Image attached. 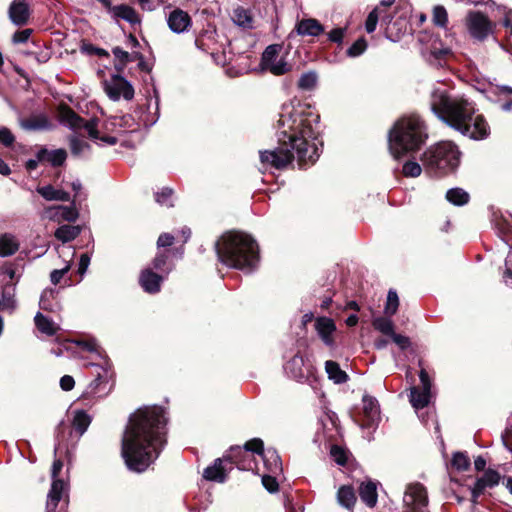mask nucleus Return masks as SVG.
I'll return each instance as SVG.
<instances>
[{"mask_svg": "<svg viewBox=\"0 0 512 512\" xmlns=\"http://www.w3.org/2000/svg\"><path fill=\"white\" fill-rule=\"evenodd\" d=\"M89 264L90 257L88 256V254H82L79 261L78 273L80 275H84L88 269Z\"/></svg>", "mask_w": 512, "mask_h": 512, "instance_id": "nucleus-64", "label": "nucleus"}, {"mask_svg": "<svg viewBox=\"0 0 512 512\" xmlns=\"http://www.w3.org/2000/svg\"><path fill=\"white\" fill-rule=\"evenodd\" d=\"M37 192L47 201H70V194L63 189L55 188L52 185H45L37 188Z\"/></svg>", "mask_w": 512, "mask_h": 512, "instance_id": "nucleus-27", "label": "nucleus"}, {"mask_svg": "<svg viewBox=\"0 0 512 512\" xmlns=\"http://www.w3.org/2000/svg\"><path fill=\"white\" fill-rule=\"evenodd\" d=\"M65 490V483L63 480H55L51 489L47 496L46 503V512H67L63 506H61L59 511H56V508L62 498L63 492Z\"/></svg>", "mask_w": 512, "mask_h": 512, "instance_id": "nucleus-22", "label": "nucleus"}, {"mask_svg": "<svg viewBox=\"0 0 512 512\" xmlns=\"http://www.w3.org/2000/svg\"><path fill=\"white\" fill-rule=\"evenodd\" d=\"M112 53L114 57L119 60L122 64H126L127 62L133 61L134 59H142V55L139 53H135L133 55L129 54L127 51L123 50L120 47H114L112 49Z\"/></svg>", "mask_w": 512, "mask_h": 512, "instance_id": "nucleus-49", "label": "nucleus"}, {"mask_svg": "<svg viewBox=\"0 0 512 512\" xmlns=\"http://www.w3.org/2000/svg\"><path fill=\"white\" fill-rule=\"evenodd\" d=\"M0 142L5 147H10L15 142V136L11 132V130L5 126H0Z\"/></svg>", "mask_w": 512, "mask_h": 512, "instance_id": "nucleus-56", "label": "nucleus"}, {"mask_svg": "<svg viewBox=\"0 0 512 512\" xmlns=\"http://www.w3.org/2000/svg\"><path fill=\"white\" fill-rule=\"evenodd\" d=\"M170 30L176 34L183 33L191 26V17L181 9H174L167 18Z\"/></svg>", "mask_w": 512, "mask_h": 512, "instance_id": "nucleus-18", "label": "nucleus"}, {"mask_svg": "<svg viewBox=\"0 0 512 512\" xmlns=\"http://www.w3.org/2000/svg\"><path fill=\"white\" fill-rule=\"evenodd\" d=\"M402 172L406 177H418L422 172V168L417 162L408 161L403 165Z\"/></svg>", "mask_w": 512, "mask_h": 512, "instance_id": "nucleus-53", "label": "nucleus"}, {"mask_svg": "<svg viewBox=\"0 0 512 512\" xmlns=\"http://www.w3.org/2000/svg\"><path fill=\"white\" fill-rule=\"evenodd\" d=\"M425 167L446 173L454 170L460 162V151L458 147L450 142L443 141L427 149L422 157Z\"/></svg>", "mask_w": 512, "mask_h": 512, "instance_id": "nucleus-6", "label": "nucleus"}, {"mask_svg": "<svg viewBox=\"0 0 512 512\" xmlns=\"http://www.w3.org/2000/svg\"><path fill=\"white\" fill-rule=\"evenodd\" d=\"M367 49V42L364 38H359L356 40L348 49H347V56L351 58L358 57L362 55L365 50Z\"/></svg>", "mask_w": 512, "mask_h": 512, "instance_id": "nucleus-48", "label": "nucleus"}, {"mask_svg": "<svg viewBox=\"0 0 512 512\" xmlns=\"http://www.w3.org/2000/svg\"><path fill=\"white\" fill-rule=\"evenodd\" d=\"M31 32L32 31L30 29H24V30L16 32L13 35V42L16 44L27 42L31 35Z\"/></svg>", "mask_w": 512, "mask_h": 512, "instance_id": "nucleus-61", "label": "nucleus"}, {"mask_svg": "<svg viewBox=\"0 0 512 512\" xmlns=\"http://www.w3.org/2000/svg\"><path fill=\"white\" fill-rule=\"evenodd\" d=\"M173 194V190L168 187H164L161 191L155 193V200L160 205H165L167 207H172L173 203L171 200Z\"/></svg>", "mask_w": 512, "mask_h": 512, "instance_id": "nucleus-50", "label": "nucleus"}, {"mask_svg": "<svg viewBox=\"0 0 512 512\" xmlns=\"http://www.w3.org/2000/svg\"><path fill=\"white\" fill-rule=\"evenodd\" d=\"M263 442L259 438H254L245 443L244 447H231L229 453L224 456V460L234 463L239 469L254 471L258 470L257 461L254 453L261 454Z\"/></svg>", "mask_w": 512, "mask_h": 512, "instance_id": "nucleus-8", "label": "nucleus"}, {"mask_svg": "<svg viewBox=\"0 0 512 512\" xmlns=\"http://www.w3.org/2000/svg\"><path fill=\"white\" fill-rule=\"evenodd\" d=\"M284 371L289 377L301 381L306 378L309 368L305 363L304 357L296 354L285 364Z\"/></svg>", "mask_w": 512, "mask_h": 512, "instance_id": "nucleus-19", "label": "nucleus"}, {"mask_svg": "<svg viewBox=\"0 0 512 512\" xmlns=\"http://www.w3.org/2000/svg\"><path fill=\"white\" fill-rule=\"evenodd\" d=\"M390 337L392 338L393 342L402 350H405L410 346V340L406 336L394 332Z\"/></svg>", "mask_w": 512, "mask_h": 512, "instance_id": "nucleus-60", "label": "nucleus"}, {"mask_svg": "<svg viewBox=\"0 0 512 512\" xmlns=\"http://www.w3.org/2000/svg\"><path fill=\"white\" fill-rule=\"evenodd\" d=\"M113 13L115 17L121 18L130 24H139L141 22V18L137 12L127 5L115 6L113 8Z\"/></svg>", "mask_w": 512, "mask_h": 512, "instance_id": "nucleus-36", "label": "nucleus"}, {"mask_svg": "<svg viewBox=\"0 0 512 512\" xmlns=\"http://www.w3.org/2000/svg\"><path fill=\"white\" fill-rule=\"evenodd\" d=\"M174 236L169 233H163L157 240L158 247H168L173 244Z\"/></svg>", "mask_w": 512, "mask_h": 512, "instance_id": "nucleus-62", "label": "nucleus"}, {"mask_svg": "<svg viewBox=\"0 0 512 512\" xmlns=\"http://www.w3.org/2000/svg\"><path fill=\"white\" fill-rule=\"evenodd\" d=\"M34 322L37 329L47 336H54L60 329L59 325L53 322L50 318L38 312L34 317Z\"/></svg>", "mask_w": 512, "mask_h": 512, "instance_id": "nucleus-29", "label": "nucleus"}, {"mask_svg": "<svg viewBox=\"0 0 512 512\" xmlns=\"http://www.w3.org/2000/svg\"><path fill=\"white\" fill-rule=\"evenodd\" d=\"M275 476L276 475L273 474L262 476V484L270 493L276 492L278 490V482L276 481Z\"/></svg>", "mask_w": 512, "mask_h": 512, "instance_id": "nucleus-57", "label": "nucleus"}, {"mask_svg": "<svg viewBox=\"0 0 512 512\" xmlns=\"http://www.w3.org/2000/svg\"><path fill=\"white\" fill-rule=\"evenodd\" d=\"M346 27H337L327 33L328 40L332 43L341 45L346 35Z\"/></svg>", "mask_w": 512, "mask_h": 512, "instance_id": "nucleus-54", "label": "nucleus"}, {"mask_svg": "<svg viewBox=\"0 0 512 512\" xmlns=\"http://www.w3.org/2000/svg\"><path fill=\"white\" fill-rule=\"evenodd\" d=\"M356 495L351 486L343 485L337 491V502L346 509H352L356 503Z\"/></svg>", "mask_w": 512, "mask_h": 512, "instance_id": "nucleus-32", "label": "nucleus"}, {"mask_svg": "<svg viewBox=\"0 0 512 512\" xmlns=\"http://www.w3.org/2000/svg\"><path fill=\"white\" fill-rule=\"evenodd\" d=\"M359 495L368 507H374L378 499L376 484L372 481L362 483L359 487Z\"/></svg>", "mask_w": 512, "mask_h": 512, "instance_id": "nucleus-28", "label": "nucleus"}, {"mask_svg": "<svg viewBox=\"0 0 512 512\" xmlns=\"http://www.w3.org/2000/svg\"><path fill=\"white\" fill-rule=\"evenodd\" d=\"M14 290V285L7 284L4 287L2 298L0 299V310H13L15 308Z\"/></svg>", "mask_w": 512, "mask_h": 512, "instance_id": "nucleus-42", "label": "nucleus"}, {"mask_svg": "<svg viewBox=\"0 0 512 512\" xmlns=\"http://www.w3.org/2000/svg\"><path fill=\"white\" fill-rule=\"evenodd\" d=\"M403 512H428V496L420 483L409 484L403 496Z\"/></svg>", "mask_w": 512, "mask_h": 512, "instance_id": "nucleus-10", "label": "nucleus"}, {"mask_svg": "<svg viewBox=\"0 0 512 512\" xmlns=\"http://www.w3.org/2000/svg\"><path fill=\"white\" fill-rule=\"evenodd\" d=\"M218 259L227 267L252 272L259 261L255 240L241 232H228L215 243Z\"/></svg>", "mask_w": 512, "mask_h": 512, "instance_id": "nucleus-4", "label": "nucleus"}, {"mask_svg": "<svg viewBox=\"0 0 512 512\" xmlns=\"http://www.w3.org/2000/svg\"><path fill=\"white\" fill-rule=\"evenodd\" d=\"M75 343L81 347L83 350L88 352L95 353L98 357H101V351L98 346L97 341L94 338L86 339V340H77Z\"/></svg>", "mask_w": 512, "mask_h": 512, "instance_id": "nucleus-51", "label": "nucleus"}, {"mask_svg": "<svg viewBox=\"0 0 512 512\" xmlns=\"http://www.w3.org/2000/svg\"><path fill=\"white\" fill-rule=\"evenodd\" d=\"M363 418L360 426L362 428H375L380 422V407L376 398L364 395L363 399Z\"/></svg>", "mask_w": 512, "mask_h": 512, "instance_id": "nucleus-14", "label": "nucleus"}, {"mask_svg": "<svg viewBox=\"0 0 512 512\" xmlns=\"http://www.w3.org/2000/svg\"><path fill=\"white\" fill-rule=\"evenodd\" d=\"M70 269V263L68 262L63 268L61 269H55L50 274V280L51 282L56 285L58 284L63 276L69 271Z\"/></svg>", "mask_w": 512, "mask_h": 512, "instance_id": "nucleus-59", "label": "nucleus"}, {"mask_svg": "<svg viewBox=\"0 0 512 512\" xmlns=\"http://www.w3.org/2000/svg\"><path fill=\"white\" fill-rule=\"evenodd\" d=\"M320 116L309 104L292 100L281 107L276 124L278 146L260 152L262 164L276 169L287 167L294 159L299 168L311 165L319 157L318 140Z\"/></svg>", "mask_w": 512, "mask_h": 512, "instance_id": "nucleus-1", "label": "nucleus"}, {"mask_svg": "<svg viewBox=\"0 0 512 512\" xmlns=\"http://www.w3.org/2000/svg\"><path fill=\"white\" fill-rule=\"evenodd\" d=\"M282 50L280 44H271L266 47L261 56L260 68L262 71H268L273 75L280 76L291 70V65L280 57Z\"/></svg>", "mask_w": 512, "mask_h": 512, "instance_id": "nucleus-9", "label": "nucleus"}, {"mask_svg": "<svg viewBox=\"0 0 512 512\" xmlns=\"http://www.w3.org/2000/svg\"><path fill=\"white\" fill-rule=\"evenodd\" d=\"M315 329L325 345L332 347L334 345L333 334L336 325L331 318L319 317L315 321Z\"/></svg>", "mask_w": 512, "mask_h": 512, "instance_id": "nucleus-20", "label": "nucleus"}, {"mask_svg": "<svg viewBox=\"0 0 512 512\" xmlns=\"http://www.w3.org/2000/svg\"><path fill=\"white\" fill-rule=\"evenodd\" d=\"M18 242L11 235L0 236V256L7 257L14 254L18 250Z\"/></svg>", "mask_w": 512, "mask_h": 512, "instance_id": "nucleus-38", "label": "nucleus"}, {"mask_svg": "<svg viewBox=\"0 0 512 512\" xmlns=\"http://www.w3.org/2000/svg\"><path fill=\"white\" fill-rule=\"evenodd\" d=\"M325 31L324 26L315 18H303L295 24L294 30L289 33L288 38L297 36L318 37Z\"/></svg>", "mask_w": 512, "mask_h": 512, "instance_id": "nucleus-16", "label": "nucleus"}, {"mask_svg": "<svg viewBox=\"0 0 512 512\" xmlns=\"http://www.w3.org/2000/svg\"><path fill=\"white\" fill-rule=\"evenodd\" d=\"M79 216L78 210L75 207V199L70 206H50L43 212V217L53 222H74Z\"/></svg>", "mask_w": 512, "mask_h": 512, "instance_id": "nucleus-15", "label": "nucleus"}, {"mask_svg": "<svg viewBox=\"0 0 512 512\" xmlns=\"http://www.w3.org/2000/svg\"><path fill=\"white\" fill-rule=\"evenodd\" d=\"M226 472L223 467V460L217 458L212 465L205 468L203 478L208 481L223 483L226 480Z\"/></svg>", "mask_w": 512, "mask_h": 512, "instance_id": "nucleus-26", "label": "nucleus"}, {"mask_svg": "<svg viewBox=\"0 0 512 512\" xmlns=\"http://www.w3.org/2000/svg\"><path fill=\"white\" fill-rule=\"evenodd\" d=\"M75 385V381L73 379L72 376L70 375H64L61 379H60V387L64 390V391H70L73 389Z\"/></svg>", "mask_w": 512, "mask_h": 512, "instance_id": "nucleus-63", "label": "nucleus"}, {"mask_svg": "<svg viewBox=\"0 0 512 512\" xmlns=\"http://www.w3.org/2000/svg\"><path fill=\"white\" fill-rule=\"evenodd\" d=\"M408 23L405 19L399 18L396 20L390 19L387 22L386 34L387 37L392 41H397L401 35L406 33Z\"/></svg>", "mask_w": 512, "mask_h": 512, "instance_id": "nucleus-31", "label": "nucleus"}, {"mask_svg": "<svg viewBox=\"0 0 512 512\" xmlns=\"http://www.w3.org/2000/svg\"><path fill=\"white\" fill-rule=\"evenodd\" d=\"M20 126L26 131H39L50 128V122L44 115L20 120Z\"/></svg>", "mask_w": 512, "mask_h": 512, "instance_id": "nucleus-30", "label": "nucleus"}, {"mask_svg": "<svg viewBox=\"0 0 512 512\" xmlns=\"http://www.w3.org/2000/svg\"><path fill=\"white\" fill-rule=\"evenodd\" d=\"M69 144L73 156L83 157L90 151V145L86 141L78 138L76 135H72L69 138Z\"/></svg>", "mask_w": 512, "mask_h": 512, "instance_id": "nucleus-39", "label": "nucleus"}, {"mask_svg": "<svg viewBox=\"0 0 512 512\" xmlns=\"http://www.w3.org/2000/svg\"><path fill=\"white\" fill-rule=\"evenodd\" d=\"M421 382V389L412 387L410 389V402L415 409H422L426 407L431 399L432 382L427 371L422 368L419 372Z\"/></svg>", "mask_w": 512, "mask_h": 512, "instance_id": "nucleus-13", "label": "nucleus"}, {"mask_svg": "<svg viewBox=\"0 0 512 512\" xmlns=\"http://www.w3.org/2000/svg\"><path fill=\"white\" fill-rule=\"evenodd\" d=\"M9 18L17 26L25 25L29 19V6L26 0H14L9 7Z\"/></svg>", "mask_w": 512, "mask_h": 512, "instance_id": "nucleus-21", "label": "nucleus"}, {"mask_svg": "<svg viewBox=\"0 0 512 512\" xmlns=\"http://www.w3.org/2000/svg\"><path fill=\"white\" fill-rule=\"evenodd\" d=\"M388 317H375L372 321V325L375 330L381 332L382 334L391 336L394 333V324L392 320Z\"/></svg>", "mask_w": 512, "mask_h": 512, "instance_id": "nucleus-41", "label": "nucleus"}, {"mask_svg": "<svg viewBox=\"0 0 512 512\" xmlns=\"http://www.w3.org/2000/svg\"><path fill=\"white\" fill-rule=\"evenodd\" d=\"M469 34L476 40L483 41L492 33V22L481 12H469L466 17Z\"/></svg>", "mask_w": 512, "mask_h": 512, "instance_id": "nucleus-12", "label": "nucleus"}, {"mask_svg": "<svg viewBox=\"0 0 512 512\" xmlns=\"http://www.w3.org/2000/svg\"><path fill=\"white\" fill-rule=\"evenodd\" d=\"M317 83V74L313 71L301 75L298 86L303 90H311Z\"/></svg>", "mask_w": 512, "mask_h": 512, "instance_id": "nucleus-47", "label": "nucleus"}, {"mask_svg": "<svg viewBox=\"0 0 512 512\" xmlns=\"http://www.w3.org/2000/svg\"><path fill=\"white\" fill-rule=\"evenodd\" d=\"M59 122L69 128L72 131H79L85 129L88 136L95 140L99 145H115L117 138L110 135L100 136L98 127V119L92 118L89 121H85L80 117L73 109L67 105H60L58 108Z\"/></svg>", "mask_w": 512, "mask_h": 512, "instance_id": "nucleus-7", "label": "nucleus"}, {"mask_svg": "<svg viewBox=\"0 0 512 512\" xmlns=\"http://www.w3.org/2000/svg\"><path fill=\"white\" fill-rule=\"evenodd\" d=\"M232 21L239 27L251 29L253 27V18L251 12L241 6L236 7L232 12Z\"/></svg>", "mask_w": 512, "mask_h": 512, "instance_id": "nucleus-33", "label": "nucleus"}, {"mask_svg": "<svg viewBox=\"0 0 512 512\" xmlns=\"http://www.w3.org/2000/svg\"><path fill=\"white\" fill-rule=\"evenodd\" d=\"M432 112L445 124L463 136L484 140L490 135V127L484 116L477 113L473 101L464 95H450L444 87L431 92Z\"/></svg>", "mask_w": 512, "mask_h": 512, "instance_id": "nucleus-3", "label": "nucleus"}, {"mask_svg": "<svg viewBox=\"0 0 512 512\" xmlns=\"http://www.w3.org/2000/svg\"><path fill=\"white\" fill-rule=\"evenodd\" d=\"M325 370L328 375V378L332 380L335 384H342L347 382L348 375L345 371H343L339 364L335 361L328 360L325 362Z\"/></svg>", "mask_w": 512, "mask_h": 512, "instance_id": "nucleus-34", "label": "nucleus"}, {"mask_svg": "<svg viewBox=\"0 0 512 512\" xmlns=\"http://www.w3.org/2000/svg\"><path fill=\"white\" fill-rule=\"evenodd\" d=\"M446 199L453 205L462 206L468 203L469 194L461 188H451L446 193Z\"/></svg>", "mask_w": 512, "mask_h": 512, "instance_id": "nucleus-40", "label": "nucleus"}, {"mask_svg": "<svg viewBox=\"0 0 512 512\" xmlns=\"http://www.w3.org/2000/svg\"><path fill=\"white\" fill-rule=\"evenodd\" d=\"M451 465L458 471H466L470 467V459L464 452H455L452 456Z\"/></svg>", "mask_w": 512, "mask_h": 512, "instance_id": "nucleus-45", "label": "nucleus"}, {"mask_svg": "<svg viewBox=\"0 0 512 512\" xmlns=\"http://www.w3.org/2000/svg\"><path fill=\"white\" fill-rule=\"evenodd\" d=\"M43 156L44 161L49 162L52 166H61L66 158L67 152L64 149L48 150L46 148L40 149V158Z\"/></svg>", "mask_w": 512, "mask_h": 512, "instance_id": "nucleus-35", "label": "nucleus"}, {"mask_svg": "<svg viewBox=\"0 0 512 512\" xmlns=\"http://www.w3.org/2000/svg\"><path fill=\"white\" fill-rule=\"evenodd\" d=\"M430 53L435 58H441L448 53H450V49L448 47H444L442 43L438 39H434L429 47Z\"/></svg>", "mask_w": 512, "mask_h": 512, "instance_id": "nucleus-55", "label": "nucleus"}, {"mask_svg": "<svg viewBox=\"0 0 512 512\" xmlns=\"http://www.w3.org/2000/svg\"><path fill=\"white\" fill-rule=\"evenodd\" d=\"M331 456L335 460V462L339 465H344L347 461L345 451L339 446H332L331 448Z\"/></svg>", "mask_w": 512, "mask_h": 512, "instance_id": "nucleus-58", "label": "nucleus"}, {"mask_svg": "<svg viewBox=\"0 0 512 512\" xmlns=\"http://www.w3.org/2000/svg\"><path fill=\"white\" fill-rule=\"evenodd\" d=\"M103 86L107 96L113 101H118L120 98L129 101L134 97L132 84L120 75L111 76L103 82Z\"/></svg>", "mask_w": 512, "mask_h": 512, "instance_id": "nucleus-11", "label": "nucleus"}, {"mask_svg": "<svg viewBox=\"0 0 512 512\" xmlns=\"http://www.w3.org/2000/svg\"><path fill=\"white\" fill-rule=\"evenodd\" d=\"M500 481V475L497 471L488 469L485 471V473L482 475V477L478 478L475 482L474 486L470 488L471 492V501L473 505L477 503V500L481 494L487 489V488H493L499 484Z\"/></svg>", "mask_w": 512, "mask_h": 512, "instance_id": "nucleus-17", "label": "nucleus"}, {"mask_svg": "<svg viewBox=\"0 0 512 512\" xmlns=\"http://www.w3.org/2000/svg\"><path fill=\"white\" fill-rule=\"evenodd\" d=\"M167 418L162 407L138 409L130 416L122 438V457L129 470L144 472L166 443Z\"/></svg>", "mask_w": 512, "mask_h": 512, "instance_id": "nucleus-2", "label": "nucleus"}, {"mask_svg": "<svg viewBox=\"0 0 512 512\" xmlns=\"http://www.w3.org/2000/svg\"><path fill=\"white\" fill-rule=\"evenodd\" d=\"M81 233L79 226L62 225L55 231V237L63 243L74 240Z\"/></svg>", "mask_w": 512, "mask_h": 512, "instance_id": "nucleus-37", "label": "nucleus"}, {"mask_svg": "<svg viewBox=\"0 0 512 512\" xmlns=\"http://www.w3.org/2000/svg\"><path fill=\"white\" fill-rule=\"evenodd\" d=\"M399 306V298L398 294L395 290H389L387 294V301L384 308V313L387 316H393L398 309Z\"/></svg>", "mask_w": 512, "mask_h": 512, "instance_id": "nucleus-46", "label": "nucleus"}, {"mask_svg": "<svg viewBox=\"0 0 512 512\" xmlns=\"http://www.w3.org/2000/svg\"><path fill=\"white\" fill-rule=\"evenodd\" d=\"M91 423L90 416L84 411L76 412L73 419V427L82 435Z\"/></svg>", "mask_w": 512, "mask_h": 512, "instance_id": "nucleus-43", "label": "nucleus"}, {"mask_svg": "<svg viewBox=\"0 0 512 512\" xmlns=\"http://www.w3.org/2000/svg\"><path fill=\"white\" fill-rule=\"evenodd\" d=\"M379 18L385 21L386 16L382 14L380 7H376L369 13L365 22V29L368 33L375 31Z\"/></svg>", "mask_w": 512, "mask_h": 512, "instance_id": "nucleus-44", "label": "nucleus"}, {"mask_svg": "<svg viewBox=\"0 0 512 512\" xmlns=\"http://www.w3.org/2000/svg\"><path fill=\"white\" fill-rule=\"evenodd\" d=\"M138 126V123H136L135 119L130 114L115 116L107 123V128L112 127L113 129L119 130V132H134L138 129Z\"/></svg>", "mask_w": 512, "mask_h": 512, "instance_id": "nucleus-25", "label": "nucleus"}, {"mask_svg": "<svg viewBox=\"0 0 512 512\" xmlns=\"http://www.w3.org/2000/svg\"><path fill=\"white\" fill-rule=\"evenodd\" d=\"M426 139V127L421 118L416 114L406 115L398 119L389 131V151L398 160L420 149Z\"/></svg>", "mask_w": 512, "mask_h": 512, "instance_id": "nucleus-5", "label": "nucleus"}, {"mask_svg": "<svg viewBox=\"0 0 512 512\" xmlns=\"http://www.w3.org/2000/svg\"><path fill=\"white\" fill-rule=\"evenodd\" d=\"M162 277L152 272L151 269H145L141 272L139 283L147 293L154 294L160 291Z\"/></svg>", "mask_w": 512, "mask_h": 512, "instance_id": "nucleus-23", "label": "nucleus"}, {"mask_svg": "<svg viewBox=\"0 0 512 512\" xmlns=\"http://www.w3.org/2000/svg\"><path fill=\"white\" fill-rule=\"evenodd\" d=\"M433 22L440 27H445L448 22L447 11L443 6H436L433 10Z\"/></svg>", "mask_w": 512, "mask_h": 512, "instance_id": "nucleus-52", "label": "nucleus"}, {"mask_svg": "<svg viewBox=\"0 0 512 512\" xmlns=\"http://www.w3.org/2000/svg\"><path fill=\"white\" fill-rule=\"evenodd\" d=\"M264 462V466L270 474L278 475L282 472V462L278 453L273 449H267L259 454Z\"/></svg>", "mask_w": 512, "mask_h": 512, "instance_id": "nucleus-24", "label": "nucleus"}]
</instances>
